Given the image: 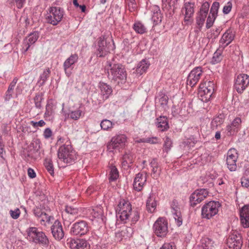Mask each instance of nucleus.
<instances>
[{"mask_svg":"<svg viewBox=\"0 0 249 249\" xmlns=\"http://www.w3.org/2000/svg\"><path fill=\"white\" fill-rule=\"evenodd\" d=\"M249 84V76L246 74L237 76L234 84V88L238 93H242Z\"/></svg>","mask_w":249,"mask_h":249,"instance_id":"obj_15","label":"nucleus"},{"mask_svg":"<svg viewBox=\"0 0 249 249\" xmlns=\"http://www.w3.org/2000/svg\"><path fill=\"white\" fill-rule=\"evenodd\" d=\"M234 37L235 34L232 30L231 29L227 30L219 40V46H220V48L224 49L233 41Z\"/></svg>","mask_w":249,"mask_h":249,"instance_id":"obj_21","label":"nucleus"},{"mask_svg":"<svg viewBox=\"0 0 249 249\" xmlns=\"http://www.w3.org/2000/svg\"><path fill=\"white\" fill-rule=\"evenodd\" d=\"M241 223L246 224V218L249 217V205H245L240 211Z\"/></svg>","mask_w":249,"mask_h":249,"instance_id":"obj_32","label":"nucleus"},{"mask_svg":"<svg viewBox=\"0 0 249 249\" xmlns=\"http://www.w3.org/2000/svg\"><path fill=\"white\" fill-rule=\"evenodd\" d=\"M81 115V111L80 110H76L75 111H71L69 115L70 118L73 120H77L78 119Z\"/></svg>","mask_w":249,"mask_h":249,"instance_id":"obj_53","label":"nucleus"},{"mask_svg":"<svg viewBox=\"0 0 249 249\" xmlns=\"http://www.w3.org/2000/svg\"><path fill=\"white\" fill-rule=\"evenodd\" d=\"M208 195V191L205 189L197 190L191 194L190 197V205L195 207L197 204L200 203Z\"/></svg>","mask_w":249,"mask_h":249,"instance_id":"obj_13","label":"nucleus"},{"mask_svg":"<svg viewBox=\"0 0 249 249\" xmlns=\"http://www.w3.org/2000/svg\"><path fill=\"white\" fill-rule=\"evenodd\" d=\"M220 206L218 201H211L206 203L201 209L202 217L207 219L211 218L217 213Z\"/></svg>","mask_w":249,"mask_h":249,"instance_id":"obj_8","label":"nucleus"},{"mask_svg":"<svg viewBox=\"0 0 249 249\" xmlns=\"http://www.w3.org/2000/svg\"><path fill=\"white\" fill-rule=\"evenodd\" d=\"M44 94L42 92L36 93L34 98L35 107L36 108L41 109L42 108L41 102L44 100Z\"/></svg>","mask_w":249,"mask_h":249,"instance_id":"obj_36","label":"nucleus"},{"mask_svg":"<svg viewBox=\"0 0 249 249\" xmlns=\"http://www.w3.org/2000/svg\"><path fill=\"white\" fill-rule=\"evenodd\" d=\"M49 13L46 19L47 23L53 26L57 25L62 20L64 11L59 7H51L49 9Z\"/></svg>","mask_w":249,"mask_h":249,"instance_id":"obj_7","label":"nucleus"},{"mask_svg":"<svg viewBox=\"0 0 249 249\" xmlns=\"http://www.w3.org/2000/svg\"><path fill=\"white\" fill-rule=\"evenodd\" d=\"M99 88L102 95L103 96L104 98L106 99H107L112 92L111 87L105 83L100 82Z\"/></svg>","mask_w":249,"mask_h":249,"instance_id":"obj_29","label":"nucleus"},{"mask_svg":"<svg viewBox=\"0 0 249 249\" xmlns=\"http://www.w3.org/2000/svg\"><path fill=\"white\" fill-rule=\"evenodd\" d=\"M78 59V56L77 54H72L64 62L63 67L67 76L69 77L71 74V71L69 70V69L77 61Z\"/></svg>","mask_w":249,"mask_h":249,"instance_id":"obj_24","label":"nucleus"},{"mask_svg":"<svg viewBox=\"0 0 249 249\" xmlns=\"http://www.w3.org/2000/svg\"><path fill=\"white\" fill-rule=\"evenodd\" d=\"M172 145V141L171 139L168 137H166L164 142L163 144L164 147V151L166 153H168V151L170 150L171 147Z\"/></svg>","mask_w":249,"mask_h":249,"instance_id":"obj_47","label":"nucleus"},{"mask_svg":"<svg viewBox=\"0 0 249 249\" xmlns=\"http://www.w3.org/2000/svg\"><path fill=\"white\" fill-rule=\"evenodd\" d=\"M122 210H120L121 212L119 213L120 214V218L122 221H124L128 219L132 213L131 205L130 203L126 202L123 204V207H121Z\"/></svg>","mask_w":249,"mask_h":249,"instance_id":"obj_25","label":"nucleus"},{"mask_svg":"<svg viewBox=\"0 0 249 249\" xmlns=\"http://www.w3.org/2000/svg\"><path fill=\"white\" fill-rule=\"evenodd\" d=\"M209 8L210 3L207 1H205L202 4L199 11L197 13L196 22L199 29L203 26L205 19L208 15Z\"/></svg>","mask_w":249,"mask_h":249,"instance_id":"obj_14","label":"nucleus"},{"mask_svg":"<svg viewBox=\"0 0 249 249\" xmlns=\"http://www.w3.org/2000/svg\"><path fill=\"white\" fill-rule=\"evenodd\" d=\"M195 3L187 2H185L181 9V12L184 15V21L187 24H191V18L193 17L195 10Z\"/></svg>","mask_w":249,"mask_h":249,"instance_id":"obj_16","label":"nucleus"},{"mask_svg":"<svg viewBox=\"0 0 249 249\" xmlns=\"http://www.w3.org/2000/svg\"><path fill=\"white\" fill-rule=\"evenodd\" d=\"M67 244L72 249H90L89 243L83 239H70Z\"/></svg>","mask_w":249,"mask_h":249,"instance_id":"obj_20","label":"nucleus"},{"mask_svg":"<svg viewBox=\"0 0 249 249\" xmlns=\"http://www.w3.org/2000/svg\"><path fill=\"white\" fill-rule=\"evenodd\" d=\"M223 50L224 49H222V48H220V46H219L218 49L214 52L211 60V63L212 64H216L221 61L223 59L222 53Z\"/></svg>","mask_w":249,"mask_h":249,"instance_id":"obj_30","label":"nucleus"},{"mask_svg":"<svg viewBox=\"0 0 249 249\" xmlns=\"http://www.w3.org/2000/svg\"><path fill=\"white\" fill-rule=\"evenodd\" d=\"M29 240L36 244L47 247L49 240L45 233L36 227H30L26 231Z\"/></svg>","mask_w":249,"mask_h":249,"instance_id":"obj_2","label":"nucleus"},{"mask_svg":"<svg viewBox=\"0 0 249 249\" xmlns=\"http://www.w3.org/2000/svg\"><path fill=\"white\" fill-rule=\"evenodd\" d=\"M28 175L31 178H35L36 177V174L35 171L31 168L28 169Z\"/></svg>","mask_w":249,"mask_h":249,"instance_id":"obj_62","label":"nucleus"},{"mask_svg":"<svg viewBox=\"0 0 249 249\" xmlns=\"http://www.w3.org/2000/svg\"><path fill=\"white\" fill-rule=\"evenodd\" d=\"M125 1L128 7L129 10L131 12L134 11L137 8L136 0H125Z\"/></svg>","mask_w":249,"mask_h":249,"instance_id":"obj_52","label":"nucleus"},{"mask_svg":"<svg viewBox=\"0 0 249 249\" xmlns=\"http://www.w3.org/2000/svg\"><path fill=\"white\" fill-rule=\"evenodd\" d=\"M241 123V118H239V117H236L233 120V121L231 123V124L232 125V127H234L239 130L240 128Z\"/></svg>","mask_w":249,"mask_h":249,"instance_id":"obj_56","label":"nucleus"},{"mask_svg":"<svg viewBox=\"0 0 249 249\" xmlns=\"http://www.w3.org/2000/svg\"><path fill=\"white\" fill-rule=\"evenodd\" d=\"M127 137L124 134H119L113 137L107 145V150L113 152L115 149H120L124 147Z\"/></svg>","mask_w":249,"mask_h":249,"instance_id":"obj_9","label":"nucleus"},{"mask_svg":"<svg viewBox=\"0 0 249 249\" xmlns=\"http://www.w3.org/2000/svg\"><path fill=\"white\" fill-rule=\"evenodd\" d=\"M214 88V84L213 81H209L201 83L198 92L200 99L204 102L209 101L213 93Z\"/></svg>","mask_w":249,"mask_h":249,"instance_id":"obj_5","label":"nucleus"},{"mask_svg":"<svg viewBox=\"0 0 249 249\" xmlns=\"http://www.w3.org/2000/svg\"><path fill=\"white\" fill-rule=\"evenodd\" d=\"M155 124L159 130L165 131L169 128L168 118L166 116H160L156 119Z\"/></svg>","mask_w":249,"mask_h":249,"instance_id":"obj_26","label":"nucleus"},{"mask_svg":"<svg viewBox=\"0 0 249 249\" xmlns=\"http://www.w3.org/2000/svg\"><path fill=\"white\" fill-rule=\"evenodd\" d=\"M113 124H113L112 122L107 119L103 120L100 123L102 129L104 130H109L113 127Z\"/></svg>","mask_w":249,"mask_h":249,"instance_id":"obj_41","label":"nucleus"},{"mask_svg":"<svg viewBox=\"0 0 249 249\" xmlns=\"http://www.w3.org/2000/svg\"><path fill=\"white\" fill-rule=\"evenodd\" d=\"M39 34L38 31H35L29 35L28 36V42H27L28 46L26 49L25 51H27L29 48L30 44H33L36 42L39 37Z\"/></svg>","mask_w":249,"mask_h":249,"instance_id":"obj_37","label":"nucleus"},{"mask_svg":"<svg viewBox=\"0 0 249 249\" xmlns=\"http://www.w3.org/2000/svg\"><path fill=\"white\" fill-rule=\"evenodd\" d=\"M154 233L159 237H165L168 232V222L165 217H160L153 226Z\"/></svg>","mask_w":249,"mask_h":249,"instance_id":"obj_6","label":"nucleus"},{"mask_svg":"<svg viewBox=\"0 0 249 249\" xmlns=\"http://www.w3.org/2000/svg\"><path fill=\"white\" fill-rule=\"evenodd\" d=\"M243 242L240 234L235 232L229 235L227 239L226 245L228 249H241Z\"/></svg>","mask_w":249,"mask_h":249,"instance_id":"obj_11","label":"nucleus"},{"mask_svg":"<svg viewBox=\"0 0 249 249\" xmlns=\"http://www.w3.org/2000/svg\"><path fill=\"white\" fill-rule=\"evenodd\" d=\"M51 231L53 237L58 241L61 240L64 236V231L61 222L56 220L51 226Z\"/></svg>","mask_w":249,"mask_h":249,"instance_id":"obj_19","label":"nucleus"},{"mask_svg":"<svg viewBox=\"0 0 249 249\" xmlns=\"http://www.w3.org/2000/svg\"><path fill=\"white\" fill-rule=\"evenodd\" d=\"M47 172L52 176H54V167L53 162L50 159H46L44 163Z\"/></svg>","mask_w":249,"mask_h":249,"instance_id":"obj_35","label":"nucleus"},{"mask_svg":"<svg viewBox=\"0 0 249 249\" xmlns=\"http://www.w3.org/2000/svg\"><path fill=\"white\" fill-rule=\"evenodd\" d=\"M232 8V3L231 2L229 1L227 4L225 5L223 8V12L224 14H229Z\"/></svg>","mask_w":249,"mask_h":249,"instance_id":"obj_58","label":"nucleus"},{"mask_svg":"<svg viewBox=\"0 0 249 249\" xmlns=\"http://www.w3.org/2000/svg\"><path fill=\"white\" fill-rule=\"evenodd\" d=\"M213 242L209 238L205 239L202 242L203 249H213Z\"/></svg>","mask_w":249,"mask_h":249,"instance_id":"obj_43","label":"nucleus"},{"mask_svg":"<svg viewBox=\"0 0 249 249\" xmlns=\"http://www.w3.org/2000/svg\"><path fill=\"white\" fill-rule=\"evenodd\" d=\"M138 142H147L151 144H155L158 143V138L157 137H151L147 138L140 139L138 141Z\"/></svg>","mask_w":249,"mask_h":249,"instance_id":"obj_49","label":"nucleus"},{"mask_svg":"<svg viewBox=\"0 0 249 249\" xmlns=\"http://www.w3.org/2000/svg\"><path fill=\"white\" fill-rule=\"evenodd\" d=\"M107 65V77L109 79L117 84L125 83L126 72L124 67L120 63L108 62Z\"/></svg>","mask_w":249,"mask_h":249,"instance_id":"obj_1","label":"nucleus"},{"mask_svg":"<svg viewBox=\"0 0 249 249\" xmlns=\"http://www.w3.org/2000/svg\"><path fill=\"white\" fill-rule=\"evenodd\" d=\"M238 158L237 153L235 149H230L227 153L226 163L227 167L231 172L235 171L237 168L236 161Z\"/></svg>","mask_w":249,"mask_h":249,"instance_id":"obj_18","label":"nucleus"},{"mask_svg":"<svg viewBox=\"0 0 249 249\" xmlns=\"http://www.w3.org/2000/svg\"><path fill=\"white\" fill-rule=\"evenodd\" d=\"M30 124L35 128H37L38 126H43L45 125L46 123L43 120H41L38 122L32 121L30 122Z\"/></svg>","mask_w":249,"mask_h":249,"instance_id":"obj_57","label":"nucleus"},{"mask_svg":"<svg viewBox=\"0 0 249 249\" xmlns=\"http://www.w3.org/2000/svg\"><path fill=\"white\" fill-rule=\"evenodd\" d=\"M45 212L42 210V209L40 208L39 207H36L34 210V214L38 218L41 216H42L43 213H44Z\"/></svg>","mask_w":249,"mask_h":249,"instance_id":"obj_59","label":"nucleus"},{"mask_svg":"<svg viewBox=\"0 0 249 249\" xmlns=\"http://www.w3.org/2000/svg\"><path fill=\"white\" fill-rule=\"evenodd\" d=\"M151 167H152V174L153 178H157L159 177L160 173V169H159L158 162L155 159H153L150 162Z\"/></svg>","mask_w":249,"mask_h":249,"instance_id":"obj_34","label":"nucleus"},{"mask_svg":"<svg viewBox=\"0 0 249 249\" xmlns=\"http://www.w3.org/2000/svg\"><path fill=\"white\" fill-rule=\"evenodd\" d=\"M171 208L172 210V212L174 215V218L177 221V224L178 226H180L182 223V219L180 211V208L176 200H173L171 205Z\"/></svg>","mask_w":249,"mask_h":249,"instance_id":"obj_23","label":"nucleus"},{"mask_svg":"<svg viewBox=\"0 0 249 249\" xmlns=\"http://www.w3.org/2000/svg\"><path fill=\"white\" fill-rule=\"evenodd\" d=\"M146 181V178L142 173L136 174L133 182V188L138 192L142 191Z\"/></svg>","mask_w":249,"mask_h":249,"instance_id":"obj_22","label":"nucleus"},{"mask_svg":"<svg viewBox=\"0 0 249 249\" xmlns=\"http://www.w3.org/2000/svg\"><path fill=\"white\" fill-rule=\"evenodd\" d=\"M243 187L248 188L249 186V179L246 178H242L241 181Z\"/></svg>","mask_w":249,"mask_h":249,"instance_id":"obj_61","label":"nucleus"},{"mask_svg":"<svg viewBox=\"0 0 249 249\" xmlns=\"http://www.w3.org/2000/svg\"><path fill=\"white\" fill-rule=\"evenodd\" d=\"M160 249H173L172 245L171 243H164Z\"/></svg>","mask_w":249,"mask_h":249,"instance_id":"obj_64","label":"nucleus"},{"mask_svg":"<svg viewBox=\"0 0 249 249\" xmlns=\"http://www.w3.org/2000/svg\"><path fill=\"white\" fill-rule=\"evenodd\" d=\"M51 74V71L48 68L44 71L43 72L40 76V81H42L41 85H43L47 79L49 77Z\"/></svg>","mask_w":249,"mask_h":249,"instance_id":"obj_44","label":"nucleus"},{"mask_svg":"<svg viewBox=\"0 0 249 249\" xmlns=\"http://www.w3.org/2000/svg\"><path fill=\"white\" fill-rule=\"evenodd\" d=\"M203 71L201 67H197L193 69L187 77V83L191 87L195 86L202 75Z\"/></svg>","mask_w":249,"mask_h":249,"instance_id":"obj_12","label":"nucleus"},{"mask_svg":"<svg viewBox=\"0 0 249 249\" xmlns=\"http://www.w3.org/2000/svg\"><path fill=\"white\" fill-rule=\"evenodd\" d=\"M150 66L149 61L146 59H143L138 64L136 68V72L140 75L145 72Z\"/></svg>","mask_w":249,"mask_h":249,"instance_id":"obj_28","label":"nucleus"},{"mask_svg":"<svg viewBox=\"0 0 249 249\" xmlns=\"http://www.w3.org/2000/svg\"><path fill=\"white\" fill-rule=\"evenodd\" d=\"M65 212L70 215L75 216L78 213V209L72 206L66 205L65 209Z\"/></svg>","mask_w":249,"mask_h":249,"instance_id":"obj_42","label":"nucleus"},{"mask_svg":"<svg viewBox=\"0 0 249 249\" xmlns=\"http://www.w3.org/2000/svg\"><path fill=\"white\" fill-rule=\"evenodd\" d=\"M225 116L223 114H220L217 116L215 117L212 121L213 125L215 124L216 126L221 124L224 122Z\"/></svg>","mask_w":249,"mask_h":249,"instance_id":"obj_46","label":"nucleus"},{"mask_svg":"<svg viewBox=\"0 0 249 249\" xmlns=\"http://www.w3.org/2000/svg\"><path fill=\"white\" fill-rule=\"evenodd\" d=\"M52 135V131L49 128H47L45 129L43 133V136L45 138L48 139L51 137Z\"/></svg>","mask_w":249,"mask_h":249,"instance_id":"obj_60","label":"nucleus"},{"mask_svg":"<svg viewBox=\"0 0 249 249\" xmlns=\"http://www.w3.org/2000/svg\"><path fill=\"white\" fill-rule=\"evenodd\" d=\"M39 219H40L41 225H45V222L48 223H51L52 221L53 220V216L49 215L48 213L45 212L43 213L42 216H41Z\"/></svg>","mask_w":249,"mask_h":249,"instance_id":"obj_40","label":"nucleus"},{"mask_svg":"<svg viewBox=\"0 0 249 249\" xmlns=\"http://www.w3.org/2000/svg\"><path fill=\"white\" fill-rule=\"evenodd\" d=\"M134 31L138 34H143L146 32V28L140 21H136L133 26Z\"/></svg>","mask_w":249,"mask_h":249,"instance_id":"obj_33","label":"nucleus"},{"mask_svg":"<svg viewBox=\"0 0 249 249\" xmlns=\"http://www.w3.org/2000/svg\"><path fill=\"white\" fill-rule=\"evenodd\" d=\"M16 85V82H14V79L13 82L10 85L8 90L6 92L5 96L4 97L5 100L6 101H9L12 97V95L14 93V89Z\"/></svg>","mask_w":249,"mask_h":249,"instance_id":"obj_38","label":"nucleus"},{"mask_svg":"<svg viewBox=\"0 0 249 249\" xmlns=\"http://www.w3.org/2000/svg\"><path fill=\"white\" fill-rule=\"evenodd\" d=\"M168 102V99L167 96H163L159 99V103L160 106L162 107L164 109L166 108Z\"/></svg>","mask_w":249,"mask_h":249,"instance_id":"obj_55","label":"nucleus"},{"mask_svg":"<svg viewBox=\"0 0 249 249\" xmlns=\"http://www.w3.org/2000/svg\"><path fill=\"white\" fill-rule=\"evenodd\" d=\"M216 17L217 16H216L212 15L211 14H209L207 19L206 24V27L207 29L210 28L213 25Z\"/></svg>","mask_w":249,"mask_h":249,"instance_id":"obj_50","label":"nucleus"},{"mask_svg":"<svg viewBox=\"0 0 249 249\" xmlns=\"http://www.w3.org/2000/svg\"><path fill=\"white\" fill-rule=\"evenodd\" d=\"M125 231L127 232H128L129 231H131V229L130 228H127L126 230H122L121 231L118 232L116 233V238L119 241H121L123 239V237L124 236V234H125Z\"/></svg>","mask_w":249,"mask_h":249,"instance_id":"obj_54","label":"nucleus"},{"mask_svg":"<svg viewBox=\"0 0 249 249\" xmlns=\"http://www.w3.org/2000/svg\"><path fill=\"white\" fill-rule=\"evenodd\" d=\"M119 177V172L117 168L114 166L110 167V171L109 173V180L110 181H114L116 180Z\"/></svg>","mask_w":249,"mask_h":249,"instance_id":"obj_39","label":"nucleus"},{"mask_svg":"<svg viewBox=\"0 0 249 249\" xmlns=\"http://www.w3.org/2000/svg\"><path fill=\"white\" fill-rule=\"evenodd\" d=\"M162 15L158 6L155 7V9L152 17V20L155 25H157L161 22Z\"/></svg>","mask_w":249,"mask_h":249,"instance_id":"obj_31","label":"nucleus"},{"mask_svg":"<svg viewBox=\"0 0 249 249\" xmlns=\"http://www.w3.org/2000/svg\"><path fill=\"white\" fill-rule=\"evenodd\" d=\"M39 145L36 142H32L29 145H25L23 148L21 155L25 160H28L30 158L33 157V154L38 150Z\"/></svg>","mask_w":249,"mask_h":249,"instance_id":"obj_17","label":"nucleus"},{"mask_svg":"<svg viewBox=\"0 0 249 249\" xmlns=\"http://www.w3.org/2000/svg\"><path fill=\"white\" fill-rule=\"evenodd\" d=\"M89 230L88 223L85 221L81 220L72 224L70 233L72 235L82 236L86 234Z\"/></svg>","mask_w":249,"mask_h":249,"instance_id":"obj_10","label":"nucleus"},{"mask_svg":"<svg viewBox=\"0 0 249 249\" xmlns=\"http://www.w3.org/2000/svg\"><path fill=\"white\" fill-rule=\"evenodd\" d=\"M226 131L227 135L232 136L235 134L238 130L234 127H232V125L231 124L227 126Z\"/></svg>","mask_w":249,"mask_h":249,"instance_id":"obj_51","label":"nucleus"},{"mask_svg":"<svg viewBox=\"0 0 249 249\" xmlns=\"http://www.w3.org/2000/svg\"><path fill=\"white\" fill-rule=\"evenodd\" d=\"M123 160H124V162L125 161L126 162L131 163L132 159L129 154H125L123 156Z\"/></svg>","mask_w":249,"mask_h":249,"instance_id":"obj_63","label":"nucleus"},{"mask_svg":"<svg viewBox=\"0 0 249 249\" xmlns=\"http://www.w3.org/2000/svg\"><path fill=\"white\" fill-rule=\"evenodd\" d=\"M58 158L64 163L72 164L77 159L75 150L70 144L61 145L57 152Z\"/></svg>","mask_w":249,"mask_h":249,"instance_id":"obj_3","label":"nucleus"},{"mask_svg":"<svg viewBox=\"0 0 249 249\" xmlns=\"http://www.w3.org/2000/svg\"><path fill=\"white\" fill-rule=\"evenodd\" d=\"M157 207V201L156 200L155 195L153 193L149 195L146 201V208L150 213L154 212Z\"/></svg>","mask_w":249,"mask_h":249,"instance_id":"obj_27","label":"nucleus"},{"mask_svg":"<svg viewBox=\"0 0 249 249\" xmlns=\"http://www.w3.org/2000/svg\"><path fill=\"white\" fill-rule=\"evenodd\" d=\"M114 45L113 40L111 39H107L105 36H101L97 42V49L95 53L97 57H104L107 55L111 49H113L112 45Z\"/></svg>","mask_w":249,"mask_h":249,"instance_id":"obj_4","label":"nucleus"},{"mask_svg":"<svg viewBox=\"0 0 249 249\" xmlns=\"http://www.w3.org/2000/svg\"><path fill=\"white\" fill-rule=\"evenodd\" d=\"M219 8V3L217 1L213 2L211 6L210 14L212 15L217 16Z\"/></svg>","mask_w":249,"mask_h":249,"instance_id":"obj_48","label":"nucleus"},{"mask_svg":"<svg viewBox=\"0 0 249 249\" xmlns=\"http://www.w3.org/2000/svg\"><path fill=\"white\" fill-rule=\"evenodd\" d=\"M53 103L48 102L46 106V111L44 114L45 117H49L53 114Z\"/></svg>","mask_w":249,"mask_h":249,"instance_id":"obj_45","label":"nucleus"}]
</instances>
